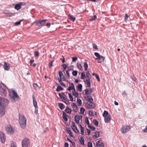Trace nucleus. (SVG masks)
Segmentation results:
<instances>
[{
	"mask_svg": "<svg viewBox=\"0 0 147 147\" xmlns=\"http://www.w3.org/2000/svg\"><path fill=\"white\" fill-rule=\"evenodd\" d=\"M11 147H17L16 144L13 141H11Z\"/></svg>",
	"mask_w": 147,
	"mask_h": 147,
	"instance_id": "obj_37",
	"label": "nucleus"
},
{
	"mask_svg": "<svg viewBox=\"0 0 147 147\" xmlns=\"http://www.w3.org/2000/svg\"><path fill=\"white\" fill-rule=\"evenodd\" d=\"M3 13L7 17H11L14 15V14L13 13L10 12L9 11L5 10L3 12Z\"/></svg>",
	"mask_w": 147,
	"mask_h": 147,
	"instance_id": "obj_11",
	"label": "nucleus"
},
{
	"mask_svg": "<svg viewBox=\"0 0 147 147\" xmlns=\"http://www.w3.org/2000/svg\"><path fill=\"white\" fill-rule=\"evenodd\" d=\"M72 93H73V95L74 96H75V97H78V96H79V94L77 92H75V91H73L72 92Z\"/></svg>",
	"mask_w": 147,
	"mask_h": 147,
	"instance_id": "obj_35",
	"label": "nucleus"
},
{
	"mask_svg": "<svg viewBox=\"0 0 147 147\" xmlns=\"http://www.w3.org/2000/svg\"><path fill=\"white\" fill-rule=\"evenodd\" d=\"M82 118V116L81 115H76L75 116L74 119L75 122L77 123H79L80 117Z\"/></svg>",
	"mask_w": 147,
	"mask_h": 147,
	"instance_id": "obj_19",
	"label": "nucleus"
},
{
	"mask_svg": "<svg viewBox=\"0 0 147 147\" xmlns=\"http://www.w3.org/2000/svg\"><path fill=\"white\" fill-rule=\"evenodd\" d=\"M82 84H79L78 85L77 88L78 90L80 92H81L82 90Z\"/></svg>",
	"mask_w": 147,
	"mask_h": 147,
	"instance_id": "obj_28",
	"label": "nucleus"
},
{
	"mask_svg": "<svg viewBox=\"0 0 147 147\" xmlns=\"http://www.w3.org/2000/svg\"><path fill=\"white\" fill-rule=\"evenodd\" d=\"M59 82L63 86L65 87L66 85L61 80H59Z\"/></svg>",
	"mask_w": 147,
	"mask_h": 147,
	"instance_id": "obj_47",
	"label": "nucleus"
},
{
	"mask_svg": "<svg viewBox=\"0 0 147 147\" xmlns=\"http://www.w3.org/2000/svg\"><path fill=\"white\" fill-rule=\"evenodd\" d=\"M85 105L89 109H93L95 107V105L93 103H86Z\"/></svg>",
	"mask_w": 147,
	"mask_h": 147,
	"instance_id": "obj_12",
	"label": "nucleus"
},
{
	"mask_svg": "<svg viewBox=\"0 0 147 147\" xmlns=\"http://www.w3.org/2000/svg\"><path fill=\"white\" fill-rule=\"evenodd\" d=\"M72 61L73 62H75L77 59L78 58L76 57H73L72 58Z\"/></svg>",
	"mask_w": 147,
	"mask_h": 147,
	"instance_id": "obj_60",
	"label": "nucleus"
},
{
	"mask_svg": "<svg viewBox=\"0 0 147 147\" xmlns=\"http://www.w3.org/2000/svg\"><path fill=\"white\" fill-rule=\"evenodd\" d=\"M96 18V15H94L92 17L91 19H90V21H92L95 20Z\"/></svg>",
	"mask_w": 147,
	"mask_h": 147,
	"instance_id": "obj_54",
	"label": "nucleus"
},
{
	"mask_svg": "<svg viewBox=\"0 0 147 147\" xmlns=\"http://www.w3.org/2000/svg\"><path fill=\"white\" fill-rule=\"evenodd\" d=\"M80 128H81V134H82L83 135L84 133V129L83 127L81 125H80Z\"/></svg>",
	"mask_w": 147,
	"mask_h": 147,
	"instance_id": "obj_46",
	"label": "nucleus"
},
{
	"mask_svg": "<svg viewBox=\"0 0 147 147\" xmlns=\"http://www.w3.org/2000/svg\"><path fill=\"white\" fill-rule=\"evenodd\" d=\"M84 68L85 70L86 71L87 70L88 68V65L87 63L86 62L84 63Z\"/></svg>",
	"mask_w": 147,
	"mask_h": 147,
	"instance_id": "obj_33",
	"label": "nucleus"
},
{
	"mask_svg": "<svg viewBox=\"0 0 147 147\" xmlns=\"http://www.w3.org/2000/svg\"><path fill=\"white\" fill-rule=\"evenodd\" d=\"M71 127L72 129L76 133H77L78 132V130L77 127L76 126L75 123L74 122H73L72 123Z\"/></svg>",
	"mask_w": 147,
	"mask_h": 147,
	"instance_id": "obj_15",
	"label": "nucleus"
},
{
	"mask_svg": "<svg viewBox=\"0 0 147 147\" xmlns=\"http://www.w3.org/2000/svg\"><path fill=\"white\" fill-rule=\"evenodd\" d=\"M88 147H92V145L91 142H89L88 143Z\"/></svg>",
	"mask_w": 147,
	"mask_h": 147,
	"instance_id": "obj_59",
	"label": "nucleus"
},
{
	"mask_svg": "<svg viewBox=\"0 0 147 147\" xmlns=\"http://www.w3.org/2000/svg\"><path fill=\"white\" fill-rule=\"evenodd\" d=\"M92 46L93 47V48L95 49H98V48L97 47V46L96 45V44H95L94 43H93L92 44Z\"/></svg>",
	"mask_w": 147,
	"mask_h": 147,
	"instance_id": "obj_55",
	"label": "nucleus"
},
{
	"mask_svg": "<svg viewBox=\"0 0 147 147\" xmlns=\"http://www.w3.org/2000/svg\"><path fill=\"white\" fill-rule=\"evenodd\" d=\"M128 16L127 13H126L125 16V20H126L128 18Z\"/></svg>",
	"mask_w": 147,
	"mask_h": 147,
	"instance_id": "obj_63",
	"label": "nucleus"
},
{
	"mask_svg": "<svg viewBox=\"0 0 147 147\" xmlns=\"http://www.w3.org/2000/svg\"><path fill=\"white\" fill-rule=\"evenodd\" d=\"M32 99L33 100V104L34 107L35 108H37L38 107L37 105V102L34 95H32Z\"/></svg>",
	"mask_w": 147,
	"mask_h": 147,
	"instance_id": "obj_21",
	"label": "nucleus"
},
{
	"mask_svg": "<svg viewBox=\"0 0 147 147\" xmlns=\"http://www.w3.org/2000/svg\"><path fill=\"white\" fill-rule=\"evenodd\" d=\"M15 9L18 10L21 8V6L19 4H16L14 7Z\"/></svg>",
	"mask_w": 147,
	"mask_h": 147,
	"instance_id": "obj_29",
	"label": "nucleus"
},
{
	"mask_svg": "<svg viewBox=\"0 0 147 147\" xmlns=\"http://www.w3.org/2000/svg\"><path fill=\"white\" fill-rule=\"evenodd\" d=\"M103 116L104 117L105 122L108 123L111 120V116L107 111H104Z\"/></svg>",
	"mask_w": 147,
	"mask_h": 147,
	"instance_id": "obj_2",
	"label": "nucleus"
},
{
	"mask_svg": "<svg viewBox=\"0 0 147 147\" xmlns=\"http://www.w3.org/2000/svg\"><path fill=\"white\" fill-rule=\"evenodd\" d=\"M85 76V74L84 72H82L81 74V78L82 79H84Z\"/></svg>",
	"mask_w": 147,
	"mask_h": 147,
	"instance_id": "obj_49",
	"label": "nucleus"
},
{
	"mask_svg": "<svg viewBox=\"0 0 147 147\" xmlns=\"http://www.w3.org/2000/svg\"><path fill=\"white\" fill-rule=\"evenodd\" d=\"M77 65L79 69H81L82 66L79 63H77Z\"/></svg>",
	"mask_w": 147,
	"mask_h": 147,
	"instance_id": "obj_44",
	"label": "nucleus"
},
{
	"mask_svg": "<svg viewBox=\"0 0 147 147\" xmlns=\"http://www.w3.org/2000/svg\"><path fill=\"white\" fill-rule=\"evenodd\" d=\"M94 55L97 57L96 58V59L98 60L99 63H101L104 60L105 57L102 56H100L98 53H95Z\"/></svg>",
	"mask_w": 147,
	"mask_h": 147,
	"instance_id": "obj_7",
	"label": "nucleus"
},
{
	"mask_svg": "<svg viewBox=\"0 0 147 147\" xmlns=\"http://www.w3.org/2000/svg\"><path fill=\"white\" fill-rule=\"evenodd\" d=\"M59 74L60 78H61V76H63L62 72L61 71H59Z\"/></svg>",
	"mask_w": 147,
	"mask_h": 147,
	"instance_id": "obj_61",
	"label": "nucleus"
},
{
	"mask_svg": "<svg viewBox=\"0 0 147 147\" xmlns=\"http://www.w3.org/2000/svg\"><path fill=\"white\" fill-rule=\"evenodd\" d=\"M11 92L12 93V98L14 100L16 98H19V96L17 93L14 90H12Z\"/></svg>",
	"mask_w": 147,
	"mask_h": 147,
	"instance_id": "obj_14",
	"label": "nucleus"
},
{
	"mask_svg": "<svg viewBox=\"0 0 147 147\" xmlns=\"http://www.w3.org/2000/svg\"><path fill=\"white\" fill-rule=\"evenodd\" d=\"M131 128L130 125H125L121 128V131L123 134H125Z\"/></svg>",
	"mask_w": 147,
	"mask_h": 147,
	"instance_id": "obj_6",
	"label": "nucleus"
},
{
	"mask_svg": "<svg viewBox=\"0 0 147 147\" xmlns=\"http://www.w3.org/2000/svg\"><path fill=\"white\" fill-rule=\"evenodd\" d=\"M100 134V132L98 131L95 132V135L93 136V138H94V137L95 138H98Z\"/></svg>",
	"mask_w": 147,
	"mask_h": 147,
	"instance_id": "obj_25",
	"label": "nucleus"
},
{
	"mask_svg": "<svg viewBox=\"0 0 147 147\" xmlns=\"http://www.w3.org/2000/svg\"><path fill=\"white\" fill-rule=\"evenodd\" d=\"M96 145L97 147H104L105 146L104 144L102 142V140H100L96 142Z\"/></svg>",
	"mask_w": 147,
	"mask_h": 147,
	"instance_id": "obj_13",
	"label": "nucleus"
},
{
	"mask_svg": "<svg viewBox=\"0 0 147 147\" xmlns=\"http://www.w3.org/2000/svg\"><path fill=\"white\" fill-rule=\"evenodd\" d=\"M69 19L73 22H74L76 20V18L73 16L69 15Z\"/></svg>",
	"mask_w": 147,
	"mask_h": 147,
	"instance_id": "obj_27",
	"label": "nucleus"
},
{
	"mask_svg": "<svg viewBox=\"0 0 147 147\" xmlns=\"http://www.w3.org/2000/svg\"><path fill=\"white\" fill-rule=\"evenodd\" d=\"M68 95H69V97L70 98L71 101H73V98L71 94L70 93H69L68 94Z\"/></svg>",
	"mask_w": 147,
	"mask_h": 147,
	"instance_id": "obj_50",
	"label": "nucleus"
},
{
	"mask_svg": "<svg viewBox=\"0 0 147 147\" xmlns=\"http://www.w3.org/2000/svg\"><path fill=\"white\" fill-rule=\"evenodd\" d=\"M80 144L82 145L84 144V139L82 137H80Z\"/></svg>",
	"mask_w": 147,
	"mask_h": 147,
	"instance_id": "obj_31",
	"label": "nucleus"
},
{
	"mask_svg": "<svg viewBox=\"0 0 147 147\" xmlns=\"http://www.w3.org/2000/svg\"><path fill=\"white\" fill-rule=\"evenodd\" d=\"M67 131L69 134L70 135V136L71 137H73V134L72 133V132H71V130L70 129H67Z\"/></svg>",
	"mask_w": 147,
	"mask_h": 147,
	"instance_id": "obj_40",
	"label": "nucleus"
},
{
	"mask_svg": "<svg viewBox=\"0 0 147 147\" xmlns=\"http://www.w3.org/2000/svg\"><path fill=\"white\" fill-rule=\"evenodd\" d=\"M67 90L69 91H70L72 90H74V91H75L74 86L73 83H71L70 84V86H69Z\"/></svg>",
	"mask_w": 147,
	"mask_h": 147,
	"instance_id": "obj_23",
	"label": "nucleus"
},
{
	"mask_svg": "<svg viewBox=\"0 0 147 147\" xmlns=\"http://www.w3.org/2000/svg\"><path fill=\"white\" fill-rule=\"evenodd\" d=\"M85 121L86 123L87 124H89V121L88 118L86 117L85 118Z\"/></svg>",
	"mask_w": 147,
	"mask_h": 147,
	"instance_id": "obj_56",
	"label": "nucleus"
},
{
	"mask_svg": "<svg viewBox=\"0 0 147 147\" xmlns=\"http://www.w3.org/2000/svg\"><path fill=\"white\" fill-rule=\"evenodd\" d=\"M64 106L63 104L61 103H59V107L61 110H63L64 109Z\"/></svg>",
	"mask_w": 147,
	"mask_h": 147,
	"instance_id": "obj_32",
	"label": "nucleus"
},
{
	"mask_svg": "<svg viewBox=\"0 0 147 147\" xmlns=\"http://www.w3.org/2000/svg\"><path fill=\"white\" fill-rule=\"evenodd\" d=\"M77 102L79 106H81L82 105V101L79 98H77Z\"/></svg>",
	"mask_w": 147,
	"mask_h": 147,
	"instance_id": "obj_36",
	"label": "nucleus"
},
{
	"mask_svg": "<svg viewBox=\"0 0 147 147\" xmlns=\"http://www.w3.org/2000/svg\"><path fill=\"white\" fill-rule=\"evenodd\" d=\"M86 77L88 79H90L91 76L90 74L89 71H88L86 73Z\"/></svg>",
	"mask_w": 147,
	"mask_h": 147,
	"instance_id": "obj_30",
	"label": "nucleus"
},
{
	"mask_svg": "<svg viewBox=\"0 0 147 147\" xmlns=\"http://www.w3.org/2000/svg\"><path fill=\"white\" fill-rule=\"evenodd\" d=\"M93 123L96 126H98V122L96 120L94 119L93 120Z\"/></svg>",
	"mask_w": 147,
	"mask_h": 147,
	"instance_id": "obj_39",
	"label": "nucleus"
},
{
	"mask_svg": "<svg viewBox=\"0 0 147 147\" xmlns=\"http://www.w3.org/2000/svg\"><path fill=\"white\" fill-rule=\"evenodd\" d=\"M73 109V110L75 112H77V105L74 103H72L71 105Z\"/></svg>",
	"mask_w": 147,
	"mask_h": 147,
	"instance_id": "obj_22",
	"label": "nucleus"
},
{
	"mask_svg": "<svg viewBox=\"0 0 147 147\" xmlns=\"http://www.w3.org/2000/svg\"><path fill=\"white\" fill-rule=\"evenodd\" d=\"M62 70H63V71H64L67 68V65L66 64H63L62 65Z\"/></svg>",
	"mask_w": 147,
	"mask_h": 147,
	"instance_id": "obj_42",
	"label": "nucleus"
},
{
	"mask_svg": "<svg viewBox=\"0 0 147 147\" xmlns=\"http://www.w3.org/2000/svg\"><path fill=\"white\" fill-rule=\"evenodd\" d=\"M6 137L5 134L3 132H0V140L1 142L4 143Z\"/></svg>",
	"mask_w": 147,
	"mask_h": 147,
	"instance_id": "obj_10",
	"label": "nucleus"
},
{
	"mask_svg": "<svg viewBox=\"0 0 147 147\" xmlns=\"http://www.w3.org/2000/svg\"><path fill=\"white\" fill-rule=\"evenodd\" d=\"M5 129L8 134H13L14 132V129L11 125H7L5 127Z\"/></svg>",
	"mask_w": 147,
	"mask_h": 147,
	"instance_id": "obj_4",
	"label": "nucleus"
},
{
	"mask_svg": "<svg viewBox=\"0 0 147 147\" xmlns=\"http://www.w3.org/2000/svg\"><path fill=\"white\" fill-rule=\"evenodd\" d=\"M0 94L1 95L3 96H5L7 95V92L6 89L5 88H3L0 86Z\"/></svg>",
	"mask_w": 147,
	"mask_h": 147,
	"instance_id": "obj_8",
	"label": "nucleus"
},
{
	"mask_svg": "<svg viewBox=\"0 0 147 147\" xmlns=\"http://www.w3.org/2000/svg\"><path fill=\"white\" fill-rule=\"evenodd\" d=\"M77 71L76 70L73 71L72 72V75L74 76H76L77 75Z\"/></svg>",
	"mask_w": 147,
	"mask_h": 147,
	"instance_id": "obj_51",
	"label": "nucleus"
},
{
	"mask_svg": "<svg viewBox=\"0 0 147 147\" xmlns=\"http://www.w3.org/2000/svg\"><path fill=\"white\" fill-rule=\"evenodd\" d=\"M65 112L69 114L71 113V110L68 107H67L65 109Z\"/></svg>",
	"mask_w": 147,
	"mask_h": 147,
	"instance_id": "obj_26",
	"label": "nucleus"
},
{
	"mask_svg": "<svg viewBox=\"0 0 147 147\" xmlns=\"http://www.w3.org/2000/svg\"><path fill=\"white\" fill-rule=\"evenodd\" d=\"M88 127L89 128L91 129L92 131H94L95 130V128L94 127L92 126L91 125H88Z\"/></svg>",
	"mask_w": 147,
	"mask_h": 147,
	"instance_id": "obj_43",
	"label": "nucleus"
},
{
	"mask_svg": "<svg viewBox=\"0 0 147 147\" xmlns=\"http://www.w3.org/2000/svg\"><path fill=\"white\" fill-rule=\"evenodd\" d=\"M90 79H87L84 81L85 85L86 87H90L91 86V83L90 82Z\"/></svg>",
	"mask_w": 147,
	"mask_h": 147,
	"instance_id": "obj_17",
	"label": "nucleus"
},
{
	"mask_svg": "<svg viewBox=\"0 0 147 147\" xmlns=\"http://www.w3.org/2000/svg\"><path fill=\"white\" fill-rule=\"evenodd\" d=\"M26 118L23 115H19V123L21 127L24 129L26 127Z\"/></svg>",
	"mask_w": 147,
	"mask_h": 147,
	"instance_id": "obj_1",
	"label": "nucleus"
},
{
	"mask_svg": "<svg viewBox=\"0 0 147 147\" xmlns=\"http://www.w3.org/2000/svg\"><path fill=\"white\" fill-rule=\"evenodd\" d=\"M53 61H52L49 64V67L50 68H51L53 67Z\"/></svg>",
	"mask_w": 147,
	"mask_h": 147,
	"instance_id": "obj_58",
	"label": "nucleus"
},
{
	"mask_svg": "<svg viewBox=\"0 0 147 147\" xmlns=\"http://www.w3.org/2000/svg\"><path fill=\"white\" fill-rule=\"evenodd\" d=\"M86 133H87V134L88 135H90V131L88 129H87L86 130Z\"/></svg>",
	"mask_w": 147,
	"mask_h": 147,
	"instance_id": "obj_62",
	"label": "nucleus"
},
{
	"mask_svg": "<svg viewBox=\"0 0 147 147\" xmlns=\"http://www.w3.org/2000/svg\"><path fill=\"white\" fill-rule=\"evenodd\" d=\"M29 144V140L27 138L24 139L22 143V146H28Z\"/></svg>",
	"mask_w": 147,
	"mask_h": 147,
	"instance_id": "obj_9",
	"label": "nucleus"
},
{
	"mask_svg": "<svg viewBox=\"0 0 147 147\" xmlns=\"http://www.w3.org/2000/svg\"><path fill=\"white\" fill-rule=\"evenodd\" d=\"M71 71V70L70 69H68L66 71V74L67 75V78H68L70 77V75L69 73V71Z\"/></svg>",
	"mask_w": 147,
	"mask_h": 147,
	"instance_id": "obj_38",
	"label": "nucleus"
},
{
	"mask_svg": "<svg viewBox=\"0 0 147 147\" xmlns=\"http://www.w3.org/2000/svg\"><path fill=\"white\" fill-rule=\"evenodd\" d=\"M59 95L60 98L62 100H65L66 98H65V97L61 95V94L60 93H59Z\"/></svg>",
	"mask_w": 147,
	"mask_h": 147,
	"instance_id": "obj_45",
	"label": "nucleus"
},
{
	"mask_svg": "<svg viewBox=\"0 0 147 147\" xmlns=\"http://www.w3.org/2000/svg\"><path fill=\"white\" fill-rule=\"evenodd\" d=\"M22 20H21L19 22H15V25L16 26H17L20 24L21 22L22 21Z\"/></svg>",
	"mask_w": 147,
	"mask_h": 147,
	"instance_id": "obj_57",
	"label": "nucleus"
},
{
	"mask_svg": "<svg viewBox=\"0 0 147 147\" xmlns=\"http://www.w3.org/2000/svg\"><path fill=\"white\" fill-rule=\"evenodd\" d=\"M86 100H88L90 103H93V100L92 97H90L88 98V100L86 99Z\"/></svg>",
	"mask_w": 147,
	"mask_h": 147,
	"instance_id": "obj_48",
	"label": "nucleus"
},
{
	"mask_svg": "<svg viewBox=\"0 0 147 147\" xmlns=\"http://www.w3.org/2000/svg\"><path fill=\"white\" fill-rule=\"evenodd\" d=\"M9 102V101L2 97H0V106L5 107L7 105Z\"/></svg>",
	"mask_w": 147,
	"mask_h": 147,
	"instance_id": "obj_3",
	"label": "nucleus"
},
{
	"mask_svg": "<svg viewBox=\"0 0 147 147\" xmlns=\"http://www.w3.org/2000/svg\"><path fill=\"white\" fill-rule=\"evenodd\" d=\"M63 90V88L60 86H58L56 89V90L57 92H59L60 90Z\"/></svg>",
	"mask_w": 147,
	"mask_h": 147,
	"instance_id": "obj_34",
	"label": "nucleus"
},
{
	"mask_svg": "<svg viewBox=\"0 0 147 147\" xmlns=\"http://www.w3.org/2000/svg\"><path fill=\"white\" fill-rule=\"evenodd\" d=\"M47 20H38L34 22L36 26H44L46 24Z\"/></svg>",
	"mask_w": 147,
	"mask_h": 147,
	"instance_id": "obj_5",
	"label": "nucleus"
},
{
	"mask_svg": "<svg viewBox=\"0 0 147 147\" xmlns=\"http://www.w3.org/2000/svg\"><path fill=\"white\" fill-rule=\"evenodd\" d=\"M94 113L91 111H90L89 112V114L90 116H92L93 115Z\"/></svg>",
	"mask_w": 147,
	"mask_h": 147,
	"instance_id": "obj_64",
	"label": "nucleus"
},
{
	"mask_svg": "<svg viewBox=\"0 0 147 147\" xmlns=\"http://www.w3.org/2000/svg\"><path fill=\"white\" fill-rule=\"evenodd\" d=\"M92 92V89H86L85 90V94L87 95H88L91 94Z\"/></svg>",
	"mask_w": 147,
	"mask_h": 147,
	"instance_id": "obj_18",
	"label": "nucleus"
},
{
	"mask_svg": "<svg viewBox=\"0 0 147 147\" xmlns=\"http://www.w3.org/2000/svg\"><path fill=\"white\" fill-rule=\"evenodd\" d=\"M59 80H61L65 81H66V79L64 76H62L61 77V78H60V79Z\"/></svg>",
	"mask_w": 147,
	"mask_h": 147,
	"instance_id": "obj_53",
	"label": "nucleus"
},
{
	"mask_svg": "<svg viewBox=\"0 0 147 147\" xmlns=\"http://www.w3.org/2000/svg\"><path fill=\"white\" fill-rule=\"evenodd\" d=\"M34 56L36 57H38L39 55V53L37 51H35L34 53Z\"/></svg>",
	"mask_w": 147,
	"mask_h": 147,
	"instance_id": "obj_52",
	"label": "nucleus"
},
{
	"mask_svg": "<svg viewBox=\"0 0 147 147\" xmlns=\"http://www.w3.org/2000/svg\"><path fill=\"white\" fill-rule=\"evenodd\" d=\"M85 111V109L84 108L82 107L81 108L80 110V113L81 114H83Z\"/></svg>",
	"mask_w": 147,
	"mask_h": 147,
	"instance_id": "obj_41",
	"label": "nucleus"
},
{
	"mask_svg": "<svg viewBox=\"0 0 147 147\" xmlns=\"http://www.w3.org/2000/svg\"><path fill=\"white\" fill-rule=\"evenodd\" d=\"M67 114L63 112V117L64 120L66 121H67Z\"/></svg>",
	"mask_w": 147,
	"mask_h": 147,
	"instance_id": "obj_24",
	"label": "nucleus"
},
{
	"mask_svg": "<svg viewBox=\"0 0 147 147\" xmlns=\"http://www.w3.org/2000/svg\"><path fill=\"white\" fill-rule=\"evenodd\" d=\"M3 67L5 70L8 71L10 69L9 64L5 61L4 62V65Z\"/></svg>",
	"mask_w": 147,
	"mask_h": 147,
	"instance_id": "obj_16",
	"label": "nucleus"
},
{
	"mask_svg": "<svg viewBox=\"0 0 147 147\" xmlns=\"http://www.w3.org/2000/svg\"><path fill=\"white\" fill-rule=\"evenodd\" d=\"M4 107L0 106V116H1L5 114Z\"/></svg>",
	"mask_w": 147,
	"mask_h": 147,
	"instance_id": "obj_20",
	"label": "nucleus"
}]
</instances>
